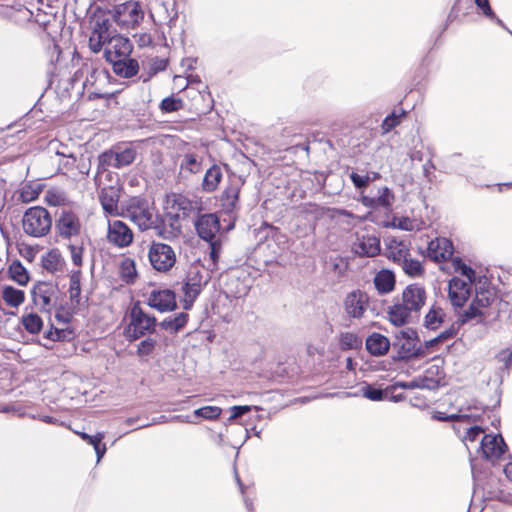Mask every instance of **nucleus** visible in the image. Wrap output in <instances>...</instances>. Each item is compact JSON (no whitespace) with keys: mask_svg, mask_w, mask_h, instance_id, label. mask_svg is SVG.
I'll list each match as a JSON object with an SVG mask.
<instances>
[{"mask_svg":"<svg viewBox=\"0 0 512 512\" xmlns=\"http://www.w3.org/2000/svg\"><path fill=\"white\" fill-rule=\"evenodd\" d=\"M196 203L188 197L172 193L165 198L162 214V237L174 238L182 231V221L195 211Z\"/></svg>","mask_w":512,"mask_h":512,"instance_id":"obj_1","label":"nucleus"},{"mask_svg":"<svg viewBox=\"0 0 512 512\" xmlns=\"http://www.w3.org/2000/svg\"><path fill=\"white\" fill-rule=\"evenodd\" d=\"M132 44L128 38L113 35L104 50L105 59L111 63L113 71L124 78L137 74L139 66L136 60L130 58Z\"/></svg>","mask_w":512,"mask_h":512,"instance_id":"obj_2","label":"nucleus"},{"mask_svg":"<svg viewBox=\"0 0 512 512\" xmlns=\"http://www.w3.org/2000/svg\"><path fill=\"white\" fill-rule=\"evenodd\" d=\"M451 268L454 276L448 283V298L454 308H463L471 296L472 284L475 281L476 273L461 258L455 257L451 261Z\"/></svg>","mask_w":512,"mask_h":512,"instance_id":"obj_3","label":"nucleus"},{"mask_svg":"<svg viewBox=\"0 0 512 512\" xmlns=\"http://www.w3.org/2000/svg\"><path fill=\"white\" fill-rule=\"evenodd\" d=\"M187 77L175 75L173 77L172 92L185 97L189 101V111L195 114H205L212 107V98L206 90L190 86Z\"/></svg>","mask_w":512,"mask_h":512,"instance_id":"obj_4","label":"nucleus"},{"mask_svg":"<svg viewBox=\"0 0 512 512\" xmlns=\"http://www.w3.org/2000/svg\"><path fill=\"white\" fill-rule=\"evenodd\" d=\"M127 216L141 230H158L159 215L156 208L142 198L134 197L130 199L126 208Z\"/></svg>","mask_w":512,"mask_h":512,"instance_id":"obj_5","label":"nucleus"},{"mask_svg":"<svg viewBox=\"0 0 512 512\" xmlns=\"http://www.w3.org/2000/svg\"><path fill=\"white\" fill-rule=\"evenodd\" d=\"M51 227V215L44 207L34 206L25 211L22 218V228L25 234L41 238L50 232Z\"/></svg>","mask_w":512,"mask_h":512,"instance_id":"obj_6","label":"nucleus"},{"mask_svg":"<svg viewBox=\"0 0 512 512\" xmlns=\"http://www.w3.org/2000/svg\"><path fill=\"white\" fill-rule=\"evenodd\" d=\"M136 149L131 145H116L98 156L97 172L109 168L121 169L132 164L136 158Z\"/></svg>","mask_w":512,"mask_h":512,"instance_id":"obj_7","label":"nucleus"},{"mask_svg":"<svg viewBox=\"0 0 512 512\" xmlns=\"http://www.w3.org/2000/svg\"><path fill=\"white\" fill-rule=\"evenodd\" d=\"M129 319V324L124 331V335L129 341H134L143 336L153 329L156 323V319L145 314L138 303L130 309Z\"/></svg>","mask_w":512,"mask_h":512,"instance_id":"obj_8","label":"nucleus"},{"mask_svg":"<svg viewBox=\"0 0 512 512\" xmlns=\"http://www.w3.org/2000/svg\"><path fill=\"white\" fill-rule=\"evenodd\" d=\"M143 17L144 13L136 1H127L114 7L113 18L122 29L134 28Z\"/></svg>","mask_w":512,"mask_h":512,"instance_id":"obj_9","label":"nucleus"},{"mask_svg":"<svg viewBox=\"0 0 512 512\" xmlns=\"http://www.w3.org/2000/svg\"><path fill=\"white\" fill-rule=\"evenodd\" d=\"M55 231L64 240L77 238L82 231L80 217L70 209H62L55 220Z\"/></svg>","mask_w":512,"mask_h":512,"instance_id":"obj_10","label":"nucleus"},{"mask_svg":"<svg viewBox=\"0 0 512 512\" xmlns=\"http://www.w3.org/2000/svg\"><path fill=\"white\" fill-rule=\"evenodd\" d=\"M496 300L495 293L490 289L476 290L475 297L471 302L469 308L463 311L458 320L464 324L478 317L485 316L483 309H486L492 305Z\"/></svg>","mask_w":512,"mask_h":512,"instance_id":"obj_11","label":"nucleus"},{"mask_svg":"<svg viewBox=\"0 0 512 512\" xmlns=\"http://www.w3.org/2000/svg\"><path fill=\"white\" fill-rule=\"evenodd\" d=\"M370 306L369 295L360 289L349 292L343 300V309L352 319H362Z\"/></svg>","mask_w":512,"mask_h":512,"instance_id":"obj_12","label":"nucleus"},{"mask_svg":"<svg viewBox=\"0 0 512 512\" xmlns=\"http://www.w3.org/2000/svg\"><path fill=\"white\" fill-rule=\"evenodd\" d=\"M34 304L44 312H50L56 305L57 288L48 282H39L32 290Z\"/></svg>","mask_w":512,"mask_h":512,"instance_id":"obj_13","label":"nucleus"},{"mask_svg":"<svg viewBox=\"0 0 512 512\" xmlns=\"http://www.w3.org/2000/svg\"><path fill=\"white\" fill-rule=\"evenodd\" d=\"M133 232L130 227L120 220L108 221L107 240L118 247H128L133 242Z\"/></svg>","mask_w":512,"mask_h":512,"instance_id":"obj_14","label":"nucleus"},{"mask_svg":"<svg viewBox=\"0 0 512 512\" xmlns=\"http://www.w3.org/2000/svg\"><path fill=\"white\" fill-rule=\"evenodd\" d=\"M454 254L453 242L445 237H437L428 243L427 255L430 260L436 263L450 262Z\"/></svg>","mask_w":512,"mask_h":512,"instance_id":"obj_15","label":"nucleus"},{"mask_svg":"<svg viewBox=\"0 0 512 512\" xmlns=\"http://www.w3.org/2000/svg\"><path fill=\"white\" fill-rule=\"evenodd\" d=\"M111 37L108 20L97 18L93 22L92 32L89 37V48L94 53H98L103 47L107 46V42Z\"/></svg>","mask_w":512,"mask_h":512,"instance_id":"obj_16","label":"nucleus"},{"mask_svg":"<svg viewBox=\"0 0 512 512\" xmlns=\"http://www.w3.org/2000/svg\"><path fill=\"white\" fill-rule=\"evenodd\" d=\"M401 301L418 315L426 301V291L419 284H410L402 292Z\"/></svg>","mask_w":512,"mask_h":512,"instance_id":"obj_17","label":"nucleus"},{"mask_svg":"<svg viewBox=\"0 0 512 512\" xmlns=\"http://www.w3.org/2000/svg\"><path fill=\"white\" fill-rule=\"evenodd\" d=\"M481 450L487 460L500 459L507 450V445L501 435H485L481 441Z\"/></svg>","mask_w":512,"mask_h":512,"instance_id":"obj_18","label":"nucleus"},{"mask_svg":"<svg viewBox=\"0 0 512 512\" xmlns=\"http://www.w3.org/2000/svg\"><path fill=\"white\" fill-rule=\"evenodd\" d=\"M220 227L219 218L215 214L201 215L195 223L199 237L205 241L215 239Z\"/></svg>","mask_w":512,"mask_h":512,"instance_id":"obj_19","label":"nucleus"},{"mask_svg":"<svg viewBox=\"0 0 512 512\" xmlns=\"http://www.w3.org/2000/svg\"><path fill=\"white\" fill-rule=\"evenodd\" d=\"M243 181L240 178L230 179L228 185L221 194V206L226 213L233 212L239 202V195Z\"/></svg>","mask_w":512,"mask_h":512,"instance_id":"obj_20","label":"nucleus"},{"mask_svg":"<svg viewBox=\"0 0 512 512\" xmlns=\"http://www.w3.org/2000/svg\"><path fill=\"white\" fill-rule=\"evenodd\" d=\"M386 256L394 263L401 264L410 256V243L396 237L389 238L386 243Z\"/></svg>","mask_w":512,"mask_h":512,"instance_id":"obj_21","label":"nucleus"},{"mask_svg":"<svg viewBox=\"0 0 512 512\" xmlns=\"http://www.w3.org/2000/svg\"><path fill=\"white\" fill-rule=\"evenodd\" d=\"M354 251L361 257H375L381 251L380 239L376 236L363 235L354 244Z\"/></svg>","mask_w":512,"mask_h":512,"instance_id":"obj_22","label":"nucleus"},{"mask_svg":"<svg viewBox=\"0 0 512 512\" xmlns=\"http://www.w3.org/2000/svg\"><path fill=\"white\" fill-rule=\"evenodd\" d=\"M420 378L422 381V389H437L444 381V368L441 365L432 364L425 369L423 374L420 375Z\"/></svg>","mask_w":512,"mask_h":512,"instance_id":"obj_23","label":"nucleus"},{"mask_svg":"<svg viewBox=\"0 0 512 512\" xmlns=\"http://www.w3.org/2000/svg\"><path fill=\"white\" fill-rule=\"evenodd\" d=\"M388 319L396 327L408 324L414 313L401 300L396 301L387 311Z\"/></svg>","mask_w":512,"mask_h":512,"instance_id":"obj_24","label":"nucleus"},{"mask_svg":"<svg viewBox=\"0 0 512 512\" xmlns=\"http://www.w3.org/2000/svg\"><path fill=\"white\" fill-rule=\"evenodd\" d=\"M120 192L117 187L109 186L101 190L99 198L104 212L110 216L118 215Z\"/></svg>","mask_w":512,"mask_h":512,"instance_id":"obj_25","label":"nucleus"},{"mask_svg":"<svg viewBox=\"0 0 512 512\" xmlns=\"http://www.w3.org/2000/svg\"><path fill=\"white\" fill-rule=\"evenodd\" d=\"M366 350L373 356H383L390 348L389 339L381 333L374 332L365 342Z\"/></svg>","mask_w":512,"mask_h":512,"instance_id":"obj_26","label":"nucleus"},{"mask_svg":"<svg viewBox=\"0 0 512 512\" xmlns=\"http://www.w3.org/2000/svg\"><path fill=\"white\" fill-rule=\"evenodd\" d=\"M394 199V195L388 187H382L378 189V195L374 197L370 196H362L361 201L364 206L369 208H378L383 207L385 209H389L392 204V200Z\"/></svg>","mask_w":512,"mask_h":512,"instance_id":"obj_27","label":"nucleus"},{"mask_svg":"<svg viewBox=\"0 0 512 512\" xmlns=\"http://www.w3.org/2000/svg\"><path fill=\"white\" fill-rule=\"evenodd\" d=\"M374 286L380 294H387L395 288V275L392 271L382 269L376 273L373 279Z\"/></svg>","mask_w":512,"mask_h":512,"instance_id":"obj_28","label":"nucleus"},{"mask_svg":"<svg viewBox=\"0 0 512 512\" xmlns=\"http://www.w3.org/2000/svg\"><path fill=\"white\" fill-rule=\"evenodd\" d=\"M202 291L201 277L195 275L193 277L188 278V280L183 285L184 292V308L189 309L195 299Z\"/></svg>","mask_w":512,"mask_h":512,"instance_id":"obj_29","label":"nucleus"},{"mask_svg":"<svg viewBox=\"0 0 512 512\" xmlns=\"http://www.w3.org/2000/svg\"><path fill=\"white\" fill-rule=\"evenodd\" d=\"M43 268L50 273H62L65 268V260L57 249L50 250L42 259Z\"/></svg>","mask_w":512,"mask_h":512,"instance_id":"obj_30","label":"nucleus"},{"mask_svg":"<svg viewBox=\"0 0 512 512\" xmlns=\"http://www.w3.org/2000/svg\"><path fill=\"white\" fill-rule=\"evenodd\" d=\"M222 170L220 166L214 164L212 165L205 173L203 181H202V189L207 193L214 192L220 182L222 181Z\"/></svg>","mask_w":512,"mask_h":512,"instance_id":"obj_31","label":"nucleus"},{"mask_svg":"<svg viewBox=\"0 0 512 512\" xmlns=\"http://www.w3.org/2000/svg\"><path fill=\"white\" fill-rule=\"evenodd\" d=\"M181 109H187L189 111V101L185 97L172 92L170 96L162 99V112L170 113Z\"/></svg>","mask_w":512,"mask_h":512,"instance_id":"obj_32","label":"nucleus"},{"mask_svg":"<svg viewBox=\"0 0 512 512\" xmlns=\"http://www.w3.org/2000/svg\"><path fill=\"white\" fill-rule=\"evenodd\" d=\"M189 319V315L187 313L181 312L174 316H170L162 320V329L176 334L178 333L184 326L187 324Z\"/></svg>","mask_w":512,"mask_h":512,"instance_id":"obj_33","label":"nucleus"},{"mask_svg":"<svg viewBox=\"0 0 512 512\" xmlns=\"http://www.w3.org/2000/svg\"><path fill=\"white\" fill-rule=\"evenodd\" d=\"M2 298L8 306L17 308L24 302L25 294L20 289L5 286L2 290Z\"/></svg>","mask_w":512,"mask_h":512,"instance_id":"obj_34","label":"nucleus"},{"mask_svg":"<svg viewBox=\"0 0 512 512\" xmlns=\"http://www.w3.org/2000/svg\"><path fill=\"white\" fill-rule=\"evenodd\" d=\"M445 313L439 306L433 305L424 318V326L430 330L438 329L443 323Z\"/></svg>","mask_w":512,"mask_h":512,"instance_id":"obj_35","label":"nucleus"},{"mask_svg":"<svg viewBox=\"0 0 512 512\" xmlns=\"http://www.w3.org/2000/svg\"><path fill=\"white\" fill-rule=\"evenodd\" d=\"M87 76L83 83L85 88L97 86L98 83H105L108 74L100 68L86 67Z\"/></svg>","mask_w":512,"mask_h":512,"instance_id":"obj_36","label":"nucleus"},{"mask_svg":"<svg viewBox=\"0 0 512 512\" xmlns=\"http://www.w3.org/2000/svg\"><path fill=\"white\" fill-rule=\"evenodd\" d=\"M21 323L25 330L30 334H38L43 327V321L41 317L35 313H28L23 315Z\"/></svg>","mask_w":512,"mask_h":512,"instance_id":"obj_37","label":"nucleus"},{"mask_svg":"<svg viewBox=\"0 0 512 512\" xmlns=\"http://www.w3.org/2000/svg\"><path fill=\"white\" fill-rule=\"evenodd\" d=\"M394 347L397 348V359L408 360L417 356L414 342L407 338L400 343H395Z\"/></svg>","mask_w":512,"mask_h":512,"instance_id":"obj_38","label":"nucleus"},{"mask_svg":"<svg viewBox=\"0 0 512 512\" xmlns=\"http://www.w3.org/2000/svg\"><path fill=\"white\" fill-rule=\"evenodd\" d=\"M81 271L76 270L73 271L70 275V285H69V298L73 304L78 305L80 302V294H81Z\"/></svg>","mask_w":512,"mask_h":512,"instance_id":"obj_39","label":"nucleus"},{"mask_svg":"<svg viewBox=\"0 0 512 512\" xmlns=\"http://www.w3.org/2000/svg\"><path fill=\"white\" fill-rule=\"evenodd\" d=\"M399 265L410 277H421L425 273V269L421 262L417 259L409 258V256Z\"/></svg>","mask_w":512,"mask_h":512,"instance_id":"obj_40","label":"nucleus"},{"mask_svg":"<svg viewBox=\"0 0 512 512\" xmlns=\"http://www.w3.org/2000/svg\"><path fill=\"white\" fill-rule=\"evenodd\" d=\"M121 279L127 284L133 283L137 277L135 263L132 259L126 258L120 264Z\"/></svg>","mask_w":512,"mask_h":512,"instance_id":"obj_41","label":"nucleus"},{"mask_svg":"<svg viewBox=\"0 0 512 512\" xmlns=\"http://www.w3.org/2000/svg\"><path fill=\"white\" fill-rule=\"evenodd\" d=\"M339 346L344 351L358 349L362 346V340L352 332H344L339 336Z\"/></svg>","mask_w":512,"mask_h":512,"instance_id":"obj_42","label":"nucleus"},{"mask_svg":"<svg viewBox=\"0 0 512 512\" xmlns=\"http://www.w3.org/2000/svg\"><path fill=\"white\" fill-rule=\"evenodd\" d=\"M405 116H406V112L404 110H402L400 114H397L396 112H392L390 115L386 116L381 124L382 133L386 134V133L390 132L391 130H393L395 127H397L401 123L402 118Z\"/></svg>","mask_w":512,"mask_h":512,"instance_id":"obj_43","label":"nucleus"},{"mask_svg":"<svg viewBox=\"0 0 512 512\" xmlns=\"http://www.w3.org/2000/svg\"><path fill=\"white\" fill-rule=\"evenodd\" d=\"M42 192V187L40 184H29L25 185L20 192V199L24 203H29L36 200L40 193Z\"/></svg>","mask_w":512,"mask_h":512,"instance_id":"obj_44","label":"nucleus"},{"mask_svg":"<svg viewBox=\"0 0 512 512\" xmlns=\"http://www.w3.org/2000/svg\"><path fill=\"white\" fill-rule=\"evenodd\" d=\"M222 409L218 406H204L194 410L195 417H200L205 420H217L221 416Z\"/></svg>","mask_w":512,"mask_h":512,"instance_id":"obj_45","label":"nucleus"},{"mask_svg":"<svg viewBox=\"0 0 512 512\" xmlns=\"http://www.w3.org/2000/svg\"><path fill=\"white\" fill-rule=\"evenodd\" d=\"M9 270H10L11 278L14 281H16L19 285L27 284V282L29 280V276H28L26 269L23 267V265L20 262H14L10 266Z\"/></svg>","mask_w":512,"mask_h":512,"instance_id":"obj_46","label":"nucleus"},{"mask_svg":"<svg viewBox=\"0 0 512 512\" xmlns=\"http://www.w3.org/2000/svg\"><path fill=\"white\" fill-rule=\"evenodd\" d=\"M67 248L70 252L72 263L77 267H81L83 265V242H71L68 244Z\"/></svg>","mask_w":512,"mask_h":512,"instance_id":"obj_47","label":"nucleus"},{"mask_svg":"<svg viewBox=\"0 0 512 512\" xmlns=\"http://www.w3.org/2000/svg\"><path fill=\"white\" fill-rule=\"evenodd\" d=\"M181 170L196 174L201 170V162L195 154H186L180 164Z\"/></svg>","mask_w":512,"mask_h":512,"instance_id":"obj_48","label":"nucleus"},{"mask_svg":"<svg viewBox=\"0 0 512 512\" xmlns=\"http://www.w3.org/2000/svg\"><path fill=\"white\" fill-rule=\"evenodd\" d=\"M162 272L170 270L176 263V254L171 246L162 243Z\"/></svg>","mask_w":512,"mask_h":512,"instance_id":"obj_49","label":"nucleus"},{"mask_svg":"<svg viewBox=\"0 0 512 512\" xmlns=\"http://www.w3.org/2000/svg\"><path fill=\"white\" fill-rule=\"evenodd\" d=\"M363 395L373 401H379L383 399V391L370 384H365L361 389Z\"/></svg>","mask_w":512,"mask_h":512,"instance_id":"obj_50","label":"nucleus"},{"mask_svg":"<svg viewBox=\"0 0 512 512\" xmlns=\"http://www.w3.org/2000/svg\"><path fill=\"white\" fill-rule=\"evenodd\" d=\"M176 308L175 294L170 290H162V311Z\"/></svg>","mask_w":512,"mask_h":512,"instance_id":"obj_51","label":"nucleus"},{"mask_svg":"<svg viewBox=\"0 0 512 512\" xmlns=\"http://www.w3.org/2000/svg\"><path fill=\"white\" fill-rule=\"evenodd\" d=\"M474 2L486 17L492 20L495 19L497 23L502 24V21L493 12L488 0H474Z\"/></svg>","mask_w":512,"mask_h":512,"instance_id":"obj_52","label":"nucleus"},{"mask_svg":"<svg viewBox=\"0 0 512 512\" xmlns=\"http://www.w3.org/2000/svg\"><path fill=\"white\" fill-rule=\"evenodd\" d=\"M149 260L156 271H160V244L153 243L149 251Z\"/></svg>","mask_w":512,"mask_h":512,"instance_id":"obj_53","label":"nucleus"},{"mask_svg":"<svg viewBox=\"0 0 512 512\" xmlns=\"http://www.w3.org/2000/svg\"><path fill=\"white\" fill-rule=\"evenodd\" d=\"M456 335V331L454 328L446 329L445 331L441 332L437 337L434 339L426 342V347H432L435 344H438L440 342L446 341L450 338H453Z\"/></svg>","mask_w":512,"mask_h":512,"instance_id":"obj_54","label":"nucleus"},{"mask_svg":"<svg viewBox=\"0 0 512 512\" xmlns=\"http://www.w3.org/2000/svg\"><path fill=\"white\" fill-rule=\"evenodd\" d=\"M350 179L353 183V185L358 189H363L368 186L370 182V176L368 174L366 175H359L356 172H352L350 174Z\"/></svg>","mask_w":512,"mask_h":512,"instance_id":"obj_55","label":"nucleus"},{"mask_svg":"<svg viewBox=\"0 0 512 512\" xmlns=\"http://www.w3.org/2000/svg\"><path fill=\"white\" fill-rule=\"evenodd\" d=\"M210 245V258L214 265L217 264L219 254L222 248V243L219 239L215 238L212 241H207Z\"/></svg>","mask_w":512,"mask_h":512,"instance_id":"obj_56","label":"nucleus"},{"mask_svg":"<svg viewBox=\"0 0 512 512\" xmlns=\"http://www.w3.org/2000/svg\"><path fill=\"white\" fill-rule=\"evenodd\" d=\"M231 415L229 417V421H233L241 416H243L244 414L248 413L251 411V407L248 406V405H243V406H233L231 407Z\"/></svg>","mask_w":512,"mask_h":512,"instance_id":"obj_57","label":"nucleus"},{"mask_svg":"<svg viewBox=\"0 0 512 512\" xmlns=\"http://www.w3.org/2000/svg\"><path fill=\"white\" fill-rule=\"evenodd\" d=\"M58 155H62L63 159L59 162V166L61 169L69 171L75 166L76 158L73 155H64L57 152Z\"/></svg>","mask_w":512,"mask_h":512,"instance_id":"obj_58","label":"nucleus"},{"mask_svg":"<svg viewBox=\"0 0 512 512\" xmlns=\"http://www.w3.org/2000/svg\"><path fill=\"white\" fill-rule=\"evenodd\" d=\"M156 341L148 338L143 340L138 347V353L140 355H148L154 348Z\"/></svg>","mask_w":512,"mask_h":512,"instance_id":"obj_59","label":"nucleus"},{"mask_svg":"<svg viewBox=\"0 0 512 512\" xmlns=\"http://www.w3.org/2000/svg\"><path fill=\"white\" fill-rule=\"evenodd\" d=\"M393 387L394 388L401 387L404 389H415V388L422 389V381H421L420 376H418L417 378L413 379L410 382H398Z\"/></svg>","mask_w":512,"mask_h":512,"instance_id":"obj_60","label":"nucleus"},{"mask_svg":"<svg viewBox=\"0 0 512 512\" xmlns=\"http://www.w3.org/2000/svg\"><path fill=\"white\" fill-rule=\"evenodd\" d=\"M135 37L139 47H150L153 45V37L150 33H141Z\"/></svg>","mask_w":512,"mask_h":512,"instance_id":"obj_61","label":"nucleus"},{"mask_svg":"<svg viewBox=\"0 0 512 512\" xmlns=\"http://www.w3.org/2000/svg\"><path fill=\"white\" fill-rule=\"evenodd\" d=\"M484 430L479 426L470 427L467 429L465 439L474 442Z\"/></svg>","mask_w":512,"mask_h":512,"instance_id":"obj_62","label":"nucleus"},{"mask_svg":"<svg viewBox=\"0 0 512 512\" xmlns=\"http://www.w3.org/2000/svg\"><path fill=\"white\" fill-rule=\"evenodd\" d=\"M64 334H65V332L63 330L51 329L46 333L45 337L52 341H60L63 339Z\"/></svg>","mask_w":512,"mask_h":512,"instance_id":"obj_63","label":"nucleus"},{"mask_svg":"<svg viewBox=\"0 0 512 512\" xmlns=\"http://www.w3.org/2000/svg\"><path fill=\"white\" fill-rule=\"evenodd\" d=\"M149 305L160 310V290H153L149 297Z\"/></svg>","mask_w":512,"mask_h":512,"instance_id":"obj_64","label":"nucleus"}]
</instances>
